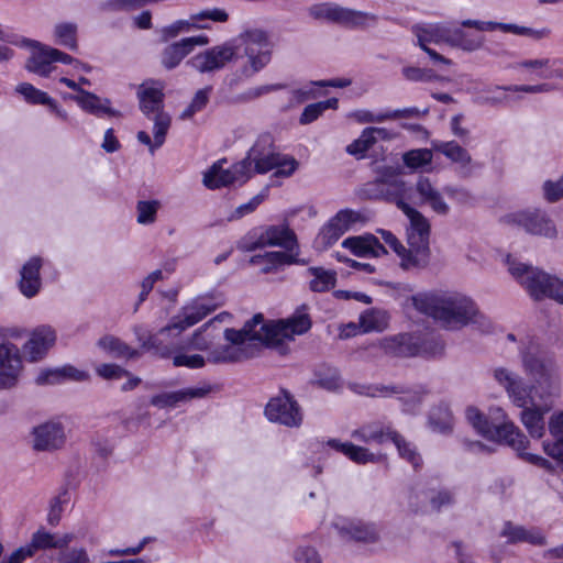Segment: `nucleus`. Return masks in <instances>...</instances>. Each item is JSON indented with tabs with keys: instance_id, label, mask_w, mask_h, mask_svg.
<instances>
[{
	"instance_id": "f257e3e1",
	"label": "nucleus",
	"mask_w": 563,
	"mask_h": 563,
	"mask_svg": "<svg viewBox=\"0 0 563 563\" xmlns=\"http://www.w3.org/2000/svg\"><path fill=\"white\" fill-rule=\"evenodd\" d=\"M310 328L311 319L306 305L300 306L290 318L272 323H266L263 314L258 313L240 330L225 329L224 338L230 344L212 350L207 360L213 364L241 362L254 356L258 345L280 346Z\"/></svg>"
},
{
	"instance_id": "f03ea898",
	"label": "nucleus",
	"mask_w": 563,
	"mask_h": 563,
	"mask_svg": "<svg viewBox=\"0 0 563 563\" xmlns=\"http://www.w3.org/2000/svg\"><path fill=\"white\" fill-rule=\"evenodd\" d=\"M521 365L533 384L528 385L521 376L506 390L511 402L520 408L531 400L554 399L560 396L561 375L555 358L547 353L537 340L527 338L520 345Z\"/></svg>"
},
{
	"instance_id": "7ed1b4c3",
	"label": "nucleus",
	"mask_w": 563,
	"mask_h": 563,
	"mask_svg": "<svg viewBox=\"0 0 563 563\" xmlns=\"http://www.w3.org/2000/svg\"><path fill=\"white\" fill-rule=\"evenodd\" d=\"M412 300L416 309L433 318L442 328L448 330H457L471 323L481 327L488 324L474 301L459 292L419 294Z\"/></svg>"
},
{
	"instance_id": "20e7f679",
	"label": "nucleus",
	"mask_w": 563,
	"mask_h": 563,
	"mask_svg": "<svg viewBox=\"0 0 563 563\" xmlns=\"http://www.w3.org/2000/svg\"><path fill=\"white\" fill-rule=\"evenodd\" d=\"M467 421L484 438L497 442H505L517 451L519 457L525 462L545 470L549 473L555 472V466L541 455L526 452L530 445L527 435L512 422L505 421L495 424L475 407H468L465 411Z\"/></svg>"
},
{
	"instance_id": "39448f33",
	"label": "nucleus",
	"mask_w": 563,
	"mask_h": 563,
	"mask_svg": "<svg viewBox=\"0 0 563 563\" xmlns=\"http://www.w3.org/2000/svg\"><path fill=\"white\" fill-rule=\"evenodd\" d=\"M404 213L409 220L406 229L408 252L402 262H400V266L407 271L423 269L429 265L431 256L430 222L413 207H405Z\"/></svg>"
},
{
	"instance_id": "423d86ee",
	"label": "nucleus",
	"mask_w": 563,
	"mask_h": 563,
	"mask_svg": "<svg viewBox=\"0 0 563 563\" xmlns=\"http://www.w3.org/2000/svg\"><path fill=\"white\" fill-rule=\"evenodd\" d=\"M507 265L512 277L532 298L540 300L548 297L563 303V280L539 268L519 263L510 256L507 257Z\"/></svg>"
},
{
	"instance_id": "0eeeda50",
	"label": "nucleus",
	"mask_w": 563,
	"mask_h": 563,
	"mask_svg": "<svg viewBox=\"0 0 563 563\" xmlns=\"http://www.w3.org/2000/svg\"><path fill=\"white\" fill-rule=\"evenodd\" d=\"M242 161L247 162L252 174H266L276 169L275 176L277 177H289L298 167V162L292 156L275 151L269 135L260 136Z\"/></svg>"
},
{
	"instance_id": "6e6552de",
	"label": "nucleus",
	"mask_w": 563,
	"mask_h": 563,
	"mask_svg": "<svg viewBox=\"0 0 563 563\" xmlns=\"http://www.w3.org/2000/svg\"><path fill=\"white\" fill-rule=\"evenodd\" d=\"M274 246L287 252L298 247L297 236L287 224L254 228L241 239L238 245L243 252Z\"/></svg>"
},
{
	"instance_id": "1a4fd4ad",
	"label": "nucleus",
	"mask_w": 563,
	"mask_h": 563,
	"mask_svg": "<svg viewBox=\"0 0 563 563\" xmlns=\"http://www.w3.org/2000/svg\"><path fill=\"white\" fill-rule=\"evenodd\" d=\"M309 15L317 20L341 25L346 29H360L377 22V16L369 12L353 10L336 3L313 4L308 9Z\"/></svg>"
},
{
	"instance_id": "9d476101",
	"label": "nucleus",
	"mask_w": 563,
	"mask_h": 563,
	"mask_svg": "<svg viewBox=\"0 0 563 563\" xmlns=\"http://www.w3.org/2000/svg\"><path fill=\"white\" fill-rule=\"evenodd\" d=\"M235 45V53L242 48L247 57V64L243 67V75L252 76L263 69L271 60V46L267 34L262 30H250L242 33Z\"/></svg>"
},
{
	"instance_id": "9b49d317",
	"label": "nucleus",
	"mask_w": 563,
	"mask_h": 563,
	"mask_svg": "<svg viewBox=\"0 0 563 563\" xmlns=\"http://www.w3.org/2000/svg\"><path fill=\"white\" fill-rule=\"evenodd\" d=\"M137 98L142 113L154 121L153 133L157 143L162 142V136L167 133L172 118L164 111V93L161 86L142 84L137 90Z\"/></svg>"
},
{
	"instance_id": "f8f14e48",
	"label": "nucleus",
	"mask_w": 563,
	"mask_h": 563,
	"mask_svg": "<svg viewBox=\"0 0 563 563\" xmlns=\"http://www.w3.org/2000/svg\"><path fill=\"white\" fill-rule=\"evenodd\" d=\"M504 221L523 229L527 233L547 239L558 236L556 225L548 213L541 209L521 210L507 214Z\"/></svg>"
},
{
	"instance_id": "ddd939ff",
	"label": "nucleus",
	"mask_w": 563,
	"mask_h": 563,
	"mask_svg": "<svg viewBox=\"0 0 563 563\" xmlns=\"http://www.w3.org/2000/svg\"><path fill=\"white\" fill-rule=\"evenodd\" d=\"M225 159L214 163L203 175V185L209 189H218L231 185H243L252 176L246 161H240L229 168H223Z\"/></svg>"
},
{
	"instance_id": "4468645a",
	"label": "nucleus",
	"mask_w": 563,
	"mask_h": 563,
	"mask_svg": "<svg viewBox=\"0 0 563 563\" xmlns=\"http://www.w3.org/2000/svg\"><path fill=\"white\" fill-rule=\"evenodd\" d=\"M365 190L369 198L394 202L402 212L405 207H411L406 200L412 198L413 189L401 179H378L367 184Z\"/></svg>"
},
{
	"instance_id": "2eb2a0df",
	"label": "nucleus",
	"mask_w": 563,
	"mask_h": 563,
	"mask_svg": "<svg viewBox=\"0 0 563 563\" xmlns=\"http://www.w3.org/2000/svg\"><path fill=\"white\" fill-rule=\"evenodd\" d=\"M265 415L268 420L290 428L299 427L302 422V413L298 402L286 390L268 401Z\"/></svg>"
},
{
	"instance_id": "dca6fc26",
	"label": "nucleus",
	"mask_w": 563,
	"mask_h": 563,
	"mask_svg": "<svg viewBox=\"0 0 563 563\" xmlns=\"http://www.w3.org/2000/svg\"><path fill=\"white\" fill-rule=\"evenodd\" d=\"M367 395L372 397H390L399 395L398 399L402 405L405 413L416 415L420 411L428 391L420 387L418 389H406L398 385H375L368 388Z\"/></svg>"
},
{
	"instance_id": "f3484780",
	"label": "nucleus",
	"mask_w": 563,
	"mask_h": 563,
	"mask_svg": "<svg viewBox=\"0 0 563 563\" xmlns=\"http://www.w3.org/2000/svg\"><path fill=\"white\" fill-rule=\"evenodd\" d=\"M519 415L520 421L528 434L532 439H542L547 431L545 416L553 408V399L547 400H531L529 405H525Z\"/></svg>"
},
{
	"instance_id": "a211bd4d",
	"label": "nucleus",
	"mask_w": 563,
	"mask_h": 563,
	"mask_svg": "<svg viewBox=\"0 0 563 563\" xmlns=\"http://www.w3.org/2000/svg\"><path fill=\"white\" fill-rule=\"evenodd\" d=\"M332 527L344 541L374 543L379 540L377 527L358 519L338 517Z\"/></svg>"
},
{
	"instance_id": "6ab92c4d",
	"label": "nucleus",
	"mask_w": 563,
	"mask_h": 563,
	"mask_svg": "<svg viewBox=\"0 0 563 563\" xmlns=\"http://www.w3.org/2000/svg\"><path fill=\"white\" fill-rule=\"evenodd\" d=\"M235 56L236 53L232 46L220 45L194 56L189 63L200 73H211L223 68Z\"/></svg>"
},
{
	"instance_id": "aec40b11",
	"label": "nucleus",
	"mask_w": 563,
	"mask_h": 563,
	"mask_svg": "<svg viewBox=\"0 0 563 563\" xmlns=\"http://www.w3.org/2000/svg\"><path fill=\"white\" fill-rule=\"evenodd\" d=\"M437 479L431 483H419L410 492L409 503L411 506H418V501H413V497H418L419 494L424 495L426 499L429 500L433 510L440 511L443 508H448L455 503V494L453 490L445 487H437L434 484Z\"/></svg>"
},
{
	"instance_id": "412c9836",
	"label": "nucleus",
	"mask_w": 563,
	"mask_h": 563,
	"mask_svg": "<svg viewBox=\"0 0 563 563\" xmlns=\"http://www.w3.org/2000/svg\"><path fill=\"white\" fill-rule=\"evenodd\" d=\"M22 368L19 349L12 343L0 344V388H11Z\"/></svg>"
},
{
	"instance_id": "4be33fe9",
	"label": "nucleus",
	"mask_w": 563,
	"mask_h": 563,
	"mask_svg": "<svg viewBox=\"0 0 563 563\" xmlns=\"http://www.w3.org/2000/svg\"><path fill=\"white\" fill-rule=\"evenodd\" d=\"M66 435L60 422L48 421L34 428L33 448L36 451H51L62 448Z\"/></svg>"
},
{
	"instance_id": "5701e85b",
	"label": "nucleus",
	"mask_w": 563,
	"mask_h": 563,
	"mask_svg": "<svg viewBox=\"0 0 563 563\" xmlns=\"http://www.w3.org/2000/svg\"><path fill=\"white\" fill-rule=\"evenodd\" d=\"M208 42L209 40L205 35L185 37L175 42L162 52V65L168 70L174 69L197 45H206Z\"/></svg>"
},
{
	"instance_id": "b1692460",
	"label": "nucleus",
	"mask_w": 563,
	"mask_h": 563,
	"mask_svg": "<svg viewBox=\"0 0 563 563\" xmlns=\"http://www.w3.org/2000/svg\"><path fill=\"white\" fill-rule=\"evenodd\" d=\"M412 189L419 198L420 206L427 205L440 216H446L450 212V206L428 177L420 176Z\"/></svg>"
},
{
	"instance_id": "393cba45",
	"label": "nucleus",
	"mask_w": 563,
	"mask_h": 563,
	"mask_svg": "<svg viewBox=\"0 0 563 563\" xmlns=\"http://www.w3.org/2000/svg\"><path fill=\"white\" fill-rule=\"evenodd\" d=\"M455 30L456 26L444 23L415 24L411 27L412 33L418 38L419 46H423V43H446L452 46Z\"/></svg>"
},
{
	"instance_id": "a878e982",
	"label": "nucleus",
	"mask_w": 563,
	"mask_h": 563,
	"mask_svg": "<svg viewBox=\"0 0 563 563\" xmlns=\"http://www.w3.org/2000/svg\"><path fill=\"white\" fill-rule=\"evenodd\" d=\"M55 331L48 325L36 328L30 340L24 344V354L30 361L35 362L41 360L49 347L55 343Z\"/></svg>"
},
{
	"instance_id": "bb28decb",
	"label": "nucleus",
	"mask_w": 563,
	"mask_h": 563,
	"mask_svg": "<svg viewBox=\"0 0 563 563\" xmlns=\"http://www.w3.org/2000/svg\"><path fill=\"white\" fill-rule=\"evenodd\" d=\"M173 332H176V329L172 327L169 322L156 334L150 335L146 340L142 341V346L153 351L154 354L163 358L170 357L174 352L180 349V345L175 341V336L177 335L172 336Z\"/></svg>"
},
{
	"instance_id": "cd10ccee",
	"label": "nucleus",
	"mask_w": 563,
	"mask_h": 563,
	"mask_svg": "<svg viewBox=\"0 0 563 563\" xmlns=\"http://www.w3.org/2000/svg\"><path fill=\"white\" fill-rule=\"evenodd\" d=\"M501 536L508 539V543L526 542L537 547H543L548 543L547 537L539 528L527 529L510 521L505 522Z\"/></svg>"
},
{
	"instance_id": "c85d7f7f",
	"label": "nucleus",
	"mask_w": 563,
	"mask_h": 563,
	"mask_svg": "<svg viewBox=\"0 0 563 563\" xmlns=\"http://www.w3.org/2000/svg\"><path fill=\"white\" fill-rule=\"evenodd\" d=\"M342 246L351 250L354 255L361 257H378L386 254L384 245L372 234L347 238L343 241Z\"/></svg>"
},
{
	"instance_id": "c756f323",
	"label": "nucleus",
	"mask_w": 563,
	"mask_h": 563,
	"mask_svg": "<svg viewBox=\"0 0 563 563\" xmlns=\"http://www.w3.org/2000/svg\"><path fill=\"white\" fill-rule=\"evenodd\" d=\"M229 19V14L219 8L206 9L199 11L198 13L191 14L190 20L191 23L185 21H178L174 25L166 29V34L170 36H176L179 31L184 30L185 26L194 25L198 29H207L208 24L203 23L207 20H211L214 22H227Z\"/></svg>"
},
{
	"instance_id": "7c9ffc66",
	"label": "nucleus",
	"mask_w": 563,
	"mask_h": 563,
	"mask_svg": "<svg viewBox=\"0 0 563 563\" xmlns=\"http://www.w3.org/2000/svg\"><path fill=\"white\" fill-rule=\"evenodd\" d=\"M42 267L41 257L30 258L21 268L20 290L27 297H34L41 288L40 269Z\"/></svg>"
},
{
	"instance_id": "2f4dec72",
	"label": "nucleus",
	"mask_w": 563,
	"mask_h": 563,
	"mask_svg": "<svg viewBox=\"0 0 563 563\" xmlns=\"http://www.w3.org/2000/svg\"><path fill=\"white\" fill-rule=\"evenodd\" d=\"M71 541L73 534L66 533L57 537L42 528L32 534L30 542L24 547L30 550V554L33 556L40 550L64 549Z\"/></svg>"
},
{
	"instance_id": "473e14b6",
	"label": "nucleus",
	"mask_w": 563,
	"mask_h": 563,
	"mask_svg": "<svg viewBox=\"0 0 563 563\" xmlns=\"http://www.w3.org/2000/svg\"><path fill=\"white\" fill-rule=\"evenodd\" d=\"M210 387L185 388L177 391L163 393L151 398V405L157 408L175 407L178 402L194 398H202L210 393Z\"/></svg>"
},
{
	"instance_id": "72a5a7b5",
	"label": "nucleus",
	"mask_w": 563,
	"mask_h": 563,
	"mask_svg": "<svg viewBox=\"0 0 563 563\" xmlns=\"http://www.w3.org/2000/svg\"><path fill=\"white\" fill-rule=\"evenodd\" d=\"M73 99L78 103V106L86 112L101 117H121L120 111L114 110L110 107L109 99H101L97 95L89 92L87 90H80V95L73 97Z\"/></svg>"
},
{
	"instance_id": "f704fd0d",
	"label": "nucleus",
	"mask_w": 563,
	"mask_h": 563,
	"mask_svg": "<svg viewBox=\"0 0 563 563\" xmlns=\"http://www.w3.org/2000/svg\"><path fill=\"white\" fill-rule=\"evenodd\" d=\"M395 431L390 426H383L380 423H368L352 432V438L365 443L382 444L387 440H393Z\"/></svg>"
},
{
	"instance_id": "c9c22d12",
	"label": "nucleus",
	"mask_w": 563,
	"mask_h": 563,
	"mask_svg": "<svg viewBox=\"0 0 563 563\" xmlns=\"http://www.w3.org/2000/svg\"><path fill=\"white\" fill-rule=\"evenodd\" d=\"M380 350L388 356L409 357L418 352V347L410 342L408 334H398L383 339L379 342Z\"/></svg>"
},
{
	"instance_id": "e433bc0d",
	"label": "nucleus",
	"mask_w": 563,
	"mask_h": 563,
	"mask_svg": "<svg viewBox=\"0 0 563 563\" xmlns=\"http://www.w3.org/2000/svg\"><path fill=\"white\" fill-rule=\"evenodd\" d=\"M35 46L37 49L27 59L25 68L31 73L47 77L55 69L53 66V55L51 54L52 47L43 46L40 43H35Z\"/></svg>"
},
{
	"instance_id": "4c0bfd02",
	"label": "nucleus",
	"mask_w": 563,
	"mask_h": 563,
	"mask_svg": "<svg viewBox=\"0 0 563 563\" xmlns=\"http://www.w3.org/2000/svg\"><path fill=\"white\" fill-rule=\"evenodd\" d=\"M212 310V307H207L205 305H196L191 308L185 309L181 316H177L173 318L170 321L172 327L176 329V335H179L187 328L198 323L200 320L207 317Z\"/></svg>"
},
{
	"instance_id": "58836bf2",
	"label": "nucleus",
	"mask_w": 563,
	"mask_h": 563,
	"mask_svg": "<svg viewBox=\"0 0 563 563\" xmlns=\"http://www.w3.org/2000/svg\"><path fill=\"white\" fill-rule=\"evenodd\" d=\"M212 310V307H207L205 305H196L191 308L185 309L181 316H177L173 318L170 321L172 327L176 329V335H179L187 328L198 323L200 320L207 317Z\"/></svg>"
},
{
	"instance_id": "ea45409f",
	"label": "nucleus",
	"mask_w": 563,
	"mask_h": 563,
	"mask_svg": "<svg viewBox=\"0 0 563 563\" xmlns=\"http://www.w3.org/2000/svg\"><path fill=\"white\" fill-rule=\"evenodd\" d=\"M295 261V256L291 254V252H267L264 255H255L251 258V263L253 264H261L263 263L264 266L262 268V272L264 274L276 272L278 268L291 265V262Z\"/></svg>"
},
{
	"instance_id": "a19ab883",
	"label": "nucleus",
	"mask_w": 563,
	"mask_h": 563,
	"mask_svg": "<svg viewBox=\"0 0 563 563\" xmlns=\"http://www.w3.org/2000/svg\"><path fill=\"white\" fill-rule=\"evenodd\" d=\"M428 421L430 428L435 432H451L453 428V415L450 407L444 402L434 406L430 410Z\"/></svg>"
},
{
	"instance_id": "79ce46f5",
	"label": "nucleus",
	"mask_w": 563,
	"mask_h": 563,
	"mask_svg": "<svg viewBox=\"0 0 563 563\" xmlns=\"http://www.w3.org/2000/svg\"><path fill=\"white\" fill-rule=\"evenodd\" d=\"M433 148L453 163L459 164L461 168H467L472 163L468 152L454 141L434 143Z\"/></svg>"
},
{
	"instance_id": "37998d69",
	"label": "nucleus",
	"mask_w": 563,
	"mask_h": 563,
	"mask_svg": "<svg viewBox=\"0 0 563 563\" xmlns=\"http://www.w3.org/2000/svg\"><path fill=\"white\" fill-rule=\"evenodd\" d=\"M307 273L312 276L309 282L310 290L314 292H323L333 288L336 282V274L333 271L323 267H309Z\"/></svg>"
},
{
	"instance_id": "c03bdc74",
	"label": "nucleus",
	"mask_w": 563,
	"mask_h": 563,
	"mask_svg": "<svg viewBox=\"0 0 563 563\" xmlns=\"http://www.w3.org/2000/svg\"><path fill=\"white\" fill-rule=\"evenodd\" d=\"M558 64H563V60L551 58L523 59L516 64V68L525 69L539 78L548 79L549 70Z\"/></svg>"
},
{
	"instance_id": "a18cd8bd",
	"label": "nucleus",
	"mask_w": 563,
	"mask_h": 563,
	"mask_svg": "<svg viewBox=\"0 0 563 563\" xmlns=\"http://www.w3.org/2000/svg\"><path fill=\"white\" fill-rule=\"evenodd\" d=\"M98 345L114 357L134 358L139 356V352L136 350L112 335L101 338L98 341Z\"/></svg>"
},
{
	"instance_id": "49530a36",
	"label": "nucleus",
	"mask_w": 563,
	"mask_h": 563,
	"mask_svg": "<svg viewBox=\"0 0 563 563\" xmlns=\"http://www.w3.org/2000/svg\"><path fill=\"white\" fill-rule=\"evenodd\" d=\"M78 26L74 22H60L54 26V37L58 45L65 46L71 51L77 49Z\"/></svg>"
},
{
	"instance_id": "de8ad7c7",
	"label": "nucleus",
	"mask_w": 563,
	"mask_h": 563,
	"mask_svg": "<svg viewBox=\"0 0 563 563\" xmlns=\"http://www.w3.org/2000/svg\"><path fill=\"white\" fill-rule=\"evenodd\" d=\"M16 91L21 93L25 100L34 104H47L53 110H57L56 102L44 91L36 89L27 82L20 84Z\"/></svg>"
},
{
	"instance_id": "09e8293b",
	"label": "nucleus",
	"mask_w": 563,
	"mask_h": 563,
	"mask_svg": "<svg viewBox=\"0 0 563 563\" xmlns=\"http://www.w3.org/2000/svg\"><path fill=\"white\" fill-rule=\"evenodd\" d=\"M391 441L396 445L399 455L407 460L415 468H418L421 465V456L412 443L406 441V439L398 432L395 433Z\"/></svg>"
},
{
	"instance_id": "8fccbe9b",
	"label": "nucleus",
	"mask_w": 563,
	"mask_h": 563,
	"mask_svg": "<svg viewBox=\"0 0 563 563\" xmlns=\"http://www.w3.org/2000/svg\"><path fill=\"white\" fill-rule=\"evenodd\" d=\"M432 151L429 148H417L406 152L402 155L404 164L411 169H419L432 162Z\"/></svg>"
},
{
	"instance_id": "3c124183",
	"label": "nucleus",
	"mask_w": 563,
	"mask_h": 563,
	"mask_svg": "<svg viewBox=\"0 0 563 563\" xmlns=\"http://www.w3.org/2000/svg\"><path fill=\"white\" fill-rule=\"evenodd\" d=\"M501 31L505 33H511L515 35L530 37L534 41H540L550 36L551 31L548 27L532 29L528 26H521L512 23H504Z\"/></svg>"
},
{
	"instance_id": "603ef678",
	"label": "nucleus",
	"mask_w": 563,
	"mask_h": 563,
	"mask_svg": "<svg viewBox=\"0 0 563 563\" xmlns=\"http://www.w3.org/2000/svg\"><path fill=\"white\" fill-rule=\"evenodd\" d=\"M555 89V86L549 82L539 85H510V86H496L488 88L486 92L492 93L498 90L512 91V92H527V93H544L551 92Z\"/></svg>"
},
{
	"instance_id": "864d4df0",
	"label": "nucleus",
	"mask_w": 563,
	"mask_h": 563,
	"mask_svg": "<svg viewBox=\"0 0 563 563\" xmlns=\"http://www.w3.org/2000/svg\"><path fill=\"white\" fill-rule=\"evenodd\" d=\"M343 234L335 223L330 219L320 230L316 238V245L321 249H328L333 245Z\"/></svg>"
},
{
	"instance_id": "5fc2aeb1",
	"label": "nucleus",
	"mask_w": 563,
	"mask_h": 563,
	"mask_svg": "<svg viewBox=\"0 0 563 563\" xmlns=\"http://www.w3.org/2000/svg\"><path fill=\"white\" fill-rule=\"evenodd\" d=\"M159 207L158 200H140L136 205L137 222L140 224L153 223Z\"/></svg>"
},
{
	"instance_id": "6e6d98bb",
	"label": "nucleus",
	"mask_w": 563,
	"mask_h": 563,
	"mask_svg": "<svg viewBox=\"0 0 563 563\" xmlns=\"http://www.w3.org/2000/svg\"><path fill=\"white\" fill-rule=\"evenodd\" d=\"M375 144L374 137L372 136L368 128L363 130L358 139L353 141L346 147V152L356 158L364 157L366 151H368Z\"/></svg>"
},
{
	"instance_id": "4d7b16f0",
	"label": "nucleus",
	"mask_w": 563,
	"mask_h": 563,
	"mask_svg": "<svg viewBox=\"0 0 563 563\" xmlns=\"http://www.w3.org/2000/svg\"><path fill=\"white\" fill-rule=\"evenodd\" d=\"M345 456L357 464L377 463L379 461V455L371 452L366 448L355 445L351 442L345 451Z\"/></svg>"
},
{
	"instance_id": "13d9d810",
	"label": "nucleus",
	"mask_w": 563,
	"mask_h": 563,
	"mask_svg": "<svg viewBox=\"0 0 563 563\" xmlns=\"http://www.w3.org/2000/svg\"><path fill=\"white\" fill-rule=\"evenodd\" d=\"M211 87H206L203 89H200L196 92L195 97L192 98L190 104L181 113V119H189L191 118L196 112L201 111L209 101V95L211 92Z\"/></svg>"
},
{
	"instance_id": "bf43d9fd",
	"label": "nucleus",
	"mask_w": 563,
	"mask_h": 563,
	"mask_svg": "<svg viewBox=\"0 0 563 563\" xmlns=\"http://www.w3.org/2000/svg\"><path fill=\"white\" fill-rule=\"evenodd\" d=\"M135 8L136 0H104L98 4V10L102 13L129 12Z\"/></svg>"
},
{
	"instance_id": "052dcab7",
	"label": "nucleus",
	"mask_w": 563,
	"mask_h": 563,
	"mask_svg": "<svg viewBox=\"0 0 563 563\" xmlns=\"http://www.w3.org/2000/svg\"><path fill=\"white\" fill-rule=\"evenodd\" d=\"M483 45V38L482 37H470L466 32H464L462 29L456 27L454 31V42L452 43V46L460 47L464 51H476L481 48Z\"/></svg>"
},
{
	"instance_id": "680f3d73",
	"label": "nucleus",
	"mask_w": 563,
	"mask_h": 563,
	"mask_svg": "<svg viewBox=\"0 0 563 563\" xmlns=\"http://www.w3.org/2000/svg\"><path fill=\"white\" fill-rule=\"evenodd\" d=\"M361 216L358 212L351 209L340 210L334 217L331 218L333 223L340 229L341 233L344 234L351 229V227L360 220Z\"/></svg>"
},
{
	"instance_id": "e2e57ef3",
	"label": "nucleus",
	"mask_w": 563,
	"mask_h": 563,
	"mask_svg": "<svg viewBox=\"0 0 563 563\" xmlns=\"http://www.w3.org/2000/svg\"><path fill=\"white\" fill-rule=\"evenodd\" d=\"M57 563H91L87 551L84 548H73L60 552Z\"/></svg>"
},
{
	"instance_id": "0e129e2a",
	"label": "nucleus",
	"mask_w": 563,
	"mask_h": 563,
	"mask_svg": "<svg viewBox=\"0 0 563 563\" xmlns=\"http://www.w3.org/2000/svg\"><path fill=\"white\" fill-rule=\"evenodd\" d=\"M544 198L549 202H556L563 198V175L556 181L547 180L543 184Z\"/></svg>"
},
{
	"instance_id": "69168bd1",
	"label": "nucleus",
	"mask_w": 563,
	"mask_h": 563,
	"mask_svg": "<svg viewBox=\"0 0 563 563\" xmlns=\"http://www.w3.org/2000/svg\"><path fill=\"white\" fill-rule=\"evenodd\" d=\"M97 373L104 379H120L122 377H130V373L115 364H101L97 367Z\"/></svg>"
},
{
	"instance_id": "338daca9",
	"label": "nucleus",
	"mask_w": 563,
	"mask_h": 563,
	"mask_svg": "<svg viewBox=\"0 0 563 563\" xmlns=\"http://www.w3.org/2000/svg\"><path fill=\"white\" fill-rule=\"evenodd\" d=\"M520 375L506 367H496L493 369L495 380L507 390Z\"/></svg>"
},
{
	"instance_id": "774afa93",
	"label": "nucleus",
	"mask_w": 563,
	"mask_h": 563,
	"mask_svg": "<svg viewBox=\"0 0 563 563\" xmlns=\"http://www.w3.org/2000/svg\"><path fill=\"white\" fill-rule=\"evenodd\" d=\"M542 449L548 456L563 463V439L545 440Z\"/></svg>"
}]
</instances>
